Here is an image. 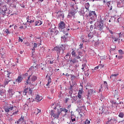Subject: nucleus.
<instances>
[{
  "instance_id": "f257e3e1",
  "label": "nucleus",
  "mask_w": 124,
  "mask_h": 124,
  "mask_svg": "<svg viewBox=\"0 0 124 124\" xmlns=\"http://www.w3.org/2000/svg\"><path fill=\"white\" fill-rule=\"evenodd\" d=\"M56 28V26L55 25H52L50 28H49L47 30V32L51 35V36H55V35H57L58 33H59V31H58Z\"/></svg>"
},
{
  "instance_id": "f03ea898",
  "label": "nucleus",
  "mask_w": 124,
  "mask_h": 124,
  "mask_svg": "<svg viewBox=\"0 0 124 124\" xmlns=\"http://www.w3.org/2000/svg\"><path fill=\"white\" fill-rule=\"evenodd\" d=\"M61 111L51 110L49 114L52 120H58L60 118V116H61Z\"/></svg>"
},
{
  "instance_id": "7ed1b4c3",
  "label": "nucleus",
  "mask_w": 124,
  "mask_h": 124,
  "mask_svg": "<svg viewBox=\"0 0 124 124\" xmlns=\"http://www.w3.org/2000/svg\"><path fill=\"white\" fill-rule=\"evenodd\" d=\"M3 109L6 113H8L10 111H12V110H17V107L13 106L11 104H7L3 107Z\"/></svg>"
},
{
  "instance_id": "20e7f679",
  "label": "nucleus",
  "mask_w": 124,
  "mask_h": 124,
  "mask_svg": "<svg viewBox=\"0 0 124 124\" xmlns=\"http://www.w3.org/2000/svg\"><path fill=\"white\" fill-rule=\"evenodd\" d=\"M67 47V45H62L61 46H56L54 48V50L55 51H57V52H58V53H61V52H62V54L64 53V50H65V48Z\"/></svg>"
},
{
  "instance_id": "39448f33",
  "label": "nucleus",
  "mask_w": 124,
  "mask_h": 124,
  "mask_svg": "<svg viewBox=\"0 0 124 124\" xmlns=\"http://www.w3.org/2000/svg\"><path fill=\"white\" fill-rule=\"evenodd\" d=\"M23 95H27V93L28 94H31L32 91L31 89L29 88L28 86H25L24 91H23Z\"/></svg>"
},
{
  "instance_id": "423d86ee",
  "label": "nucleus",
  "mask_w": 124,
  "mask_h": 124,
  "mask_svg": "<svg viewBox=\"0 0 124 124\" xmlns=\"http://www.w3.org/2000/svg\"><path fill=\"white\" fill-rule=\"evenodd\" d=\"M89 16L90 17V19L92 20V21H94L95 19H96V14L95 13V11H89Z\"/></svg>"
},
{
  "instance_id": "0eeeda50",
  "label": "nucleus",
  "mask_w": 124,
  "mask_h": 124,
  "mask_svg": "<svg viewBox=\"0 0 124 124\" xmlns=\"http://www.w3.org/2000/svg\"><path fill=\"white\" fill-rule=\"evenodd\" d=\"M27 21L28 23H30V24H32L34 22V20H35V17L33 16H28L27 17Z\"/></svg>"
},
{
  "instance_id": "6e6552de",
  "label": "nucleus",
  "mask_w": 124,
  "mask_h": 124,
  "mask_svg": "<svg viewBox=\"0 0 124 124\" xmlns=\"http://www.w3.org/2000/svg\"><path fill=\"white\" fill-rule=\"evenodd\" d=\"M76 13H77V12H75L71 10L70 12L68 13L67 17L69 18L70 19L71 18H72V17H74V18H75V14H76Z\"/></svg>"
},
{
  "instance_id": "1a4fd4ad",
  "label": "nucleus",
  "mask_w": 124,
  "mask_h": 124,
  "mask_svg": "<svg viewBox=\"0 0 124 124\" xmlns=\"http://www.w3.org/2000/svg\"><path fill=\"white\" fill-rule=\"evenodd\" d=\"M71 2V6H72V11H75V12H77L78 11V6H77L76 3H74V2Z\"/></svg>"
},
{
  "instance_id": "9d476101",
  "label": "nucleus",
  "mask_w": 124,
  "mask_h": 124,
  "mask_svg": "<svg viewBox=\"0 0 124 124\" xmlns=\"http://www.w3.org/2000/svg\"><path fill=\"white\" fill-rule=\"evenodd\" d=\"M83 90V86H81V88L78 91V97L79 99H82V94H83V93H84V91Z\"/></svg>"
},
{
  "instance_id": "9b49d317",
  "label": "nucleus",
  "mask_w": 124,
  "mask_h": 124,
  "mask_svg": "<svg viewBox=\"0 0 124 124\" xmlns=\"http://www.w3.org/2000/svg\"><path fill=\"white\" fill-rule=\"evenodd\" d=\"M13 2H14V0H7V3L12 6V7H14V8H16V5H13Z\"/></svg>"
},
{
  "instance_id": "f8f14e48",
  "label": "nucleus",
  "mask_w": 124,
  "mask_h": 124,
  "mask_svg": "<svg viewBox=\"0 0 124 124\" xmlns=\"http://www.w3.org/2000/svg\"><path fill=\"white\" fill-rule=\"evenodd\" d=\"M97 28L99 29V31H102V30H103V21L98 22Z\"/></svg>"
},
{
  "instance_id": "ddd939ff",
  "label": "nucleus",
  "mask_w": 124,
  "mask_h": 124,
  "mask_svg": "<svg viewBox=\"0 0 124 124\" xmlns=\"http://www.w3.org/2000/svg\"><path fill=\"white\" fill-rule=\"evenodd\" d=\"M59 28L60 30H63L65 28V24L64 22L61 21L59 24Z\"/></svg>"
},
{
  "instance_id": "4468645a",
  "label": "nucleus",
  "mask_w": 124,
  "mask_h": 124,
  "mask_svg": "<svg viewBox=\"0 0 124 124\" xmlns=\"http://www.w3.org/2000/svg\"><path fill=\"white\" fill-rule=\"evenodd\" d=\"M31 76L30 77V80L31 82H35V81H36V80H37V77L36 76Z\"/></svg>"
},
{
  "instance_id": "2eb2a0df",
  "label": "nucleus",
  "mask_w": 124,
  "mask_h": 124,
  "mask_svg": "<svg viewBox=\"0 0 124 124\" xmlns=\"http://www.w3.org/2000/svg\"><path fill=\"white\" fill-rule=\"evenodd\" d=\"M43 98L41 96H39V95H36L35 97V100L37 102H39V101H41Z\"/></svg>"
},
{
  "instance_id": "dca6fc26",
  "label": "nucleus",
  "mask_w": 124,
  "mask_h": 124,
  "mask_svg": "<svg viewBox=\"0 0 124 124\" xmlns=\"http://www.w3.org/2000/svg\"><path fill=\"white\" fill-rule=\"evenodd\" d=\"M42 24H43V21L40 20H38L35 21V26H41Z\"/></svg>"
},
{
  "instance_id": "f3484780",
  "label": "nucleus",
  "mask_w": 124,
  "mask_h": 124,
  "mask_svg": "<svg viewBox=\"0 0 124 124\" xmlns=\"http://www.w3.org/2000/svg\"><path fill=\"white\" fill-rule=\"evenodd\" d=\"M31 98H29L27 100V103L25 104V105H27L28 107H31L32 106V104H31Z\"/></svg>"
},
{
  "instance_id": "a211bd4d",
  "label": "nucleus",
  "mask_w": 124,
  "mask_h": 124,
  "mask_svg": "<svg viewBox=\"0 0 124 124\" xmlns=\"http://www.w3.org/2000/svg\"><path fill=\"white\" fill-rule=\"evenodd\" d=\"M36 48H37V44L34 43L33 44V47L31 48L32 50V54H33V53H34L35 52V49H36Z\"/></svg>"
},
{
  "instance_id": "6ab92c4d",
  "label": "nucleus",
  "mask_w": 124,
  "mask_h": 124,
  "mask_svg": "<svg viewBox=\"0 0 124 124\" xmlns=\"http://www.w3.org/2000/svg\"><path fill=\"white\" fill-rule=\"evenodd\" d=\"M57 14V16H58V17H62V18H64V15H63V13L62 12H56Z\"/></svg>"
},
{
  "instance_id": "aec40b11",
  "label": "nucleus",
  "mask_w": 124,
  "mask_h": 124,
  "mask_svg": "<svg viewBox=\"0 0 124 124\" xmlns=\"http://www.w3.org/2000/svg\"><path fill=\"white\" fill-rule=\"evenodd\" d=\"M61 114H62V112L64 113V115H62L63 117H64V116H65V115H66V113L68 112V110L65 108L61 109Z\"/></svg>"
},
{
  "instance_id": "412c9836",
  "label": "nucleus",
  "mask_w": 124,
  "mask_h": 124,
  "mask_svg": "<svg viewBox=\"0 0 124 124\" xmlns=\"http://www.w3.org/2000/svg\"><path fill=\"white\" fill-rule=\"evenodd\" d=\"M22 80L23 78H22V75H20L17 78L16 80V82H17V83H21Z\"/></svg>"
},
{
  "instance_id": "4be33fe9",
  "label": "nucleus",
  "mask_w": 124,
  "mask_h": 124,
  "mask_svg": "<svg viewBox=\"0 0 124 124\" xmlns=\"http://www.w3.org/2000/svg\"><path fill=\"white\" fill-rule=\"evenodd\" d=\"M10 81H11V78H6L4 81V85L6 86V85H8V83H9V82H10Z\"/></svg>"
},
{
  "instance_id": "5701e85b",
  "label": "nucleus",
  "mask_w": 124,
  "mask_h": 124,
  "mask_svg": "<svg viewBox=\"0 0 124 124\" xmlns=\"http://www.w3.org/2000/svg\"><path fill=\"white\" fill-rule=\"evenodd\" d=\"M6 11H7V8H6V6L3 7V8H2V15H5Z\"/></svg>"
},
{
  "instance_id": "b1692460",
  "label": "nucleus",
  "mask_w": 124,
  "mask_h": 124,
  "mask_svg": "<svg viewBox=\"0 0 124 124\" xmlns=\"http://www.w3.org/2000/svg\"><path fill=\"white\" fill-rule=\"evenodd\" d=\"M78 61H77V58H75L73 60H70V63L71 64H72L73 63H75L76 62H78Z\"/></svg>"
},
{
  "instance_id": "393cba45",
  "label": "nucleus",
  "mask_w": 124,
  "mask_h": 124,
  "mask_svg": "<svg viewBox=\"0 0 124 124\" xmlns=\"http://www.w3.org/2000/svg\"><path fill=\"white\" fill-rule=\"evenodd\" d=\"M107 5L109 8V10H112V5H111V1L107 2Z\"/></svg>"
},
{
  "instance_id": "a878e982",
  "label": "nucleus",
  "mask_w": 124,
  "mask_h": 124,
  "mask_svg": "<svg viewBox=\"0 0 124 124\" xmlns=\"http://www.w3.org/2000/svg\"><path fill=\"white\" fill-rule=\"evenodd\" d=\"M118 75H119V74L112 75L110 77V79H111L112 80H114V79H116V78L117 77V76H118Z\"/></svg>"
},
{
  "instance_id": "bb28decb",
  "label": "nucleus",
  "mask_w": 124,
  "mask_h": 124,
  "mask_svg": "<svg viewBox=\"0 0 124 124\" xmlns=\"http://www.w3.org/2000/svg\"><path fill=\"white\" fill-rule=\"evenodd\" d=\"M93 93V89H90L88 91V96H90V95H92Z\"/></svg>"
},
{
  "instance_id": "cd10ccee",
  "label": "nucleus",
  "mask_w": 124,
  "mask_h": 124,
  "mask_svg": "<svg viewBox=\"0 0 124 124\" xmlns=\"http://www.w3.org/2000/svg\"><path fill=\"white\" fill-rule=\"evenodd\" d=\"M7 79H11V77L10 76V75H11V74H12V73L11 72H8L7 71Z\"/></svg>"
},
{
  "instance_id": "c85d7f7f",
  "label": "nucleus",
  "mask_w": 124,
  "mask_h": 124,
  "mask_svg": "<svg viewBox=\"0 0 124 124\" xmlns=\"http://www.w3.org/2000/svg\"><path fill=\"white\" fill-rule=\"evenodd\" d=\"M8 93L11 96V95H13V94H14L15 93V92H14L13 90H10L9 89L8 91Z\"/></svg>"
},
{
  "instance_id": "c756f323",
  "label": "nucleus",
  "mask_w": 124,
  "mask_h": 124,
  "mask_svg": "<svg viewBox=\"0 0 124 124\" xmlns=\"http://www.w3.org/2000/svg\"><path fill=\"white\" fill-rule=\"evenodd\" d=\"M30 78L31 76H29L28 78V80H27L25 82V85H31V81H30Z\"/></svg>"
},
{
  "instance_id": "7c9ffc66",
  "label": "nucleus",
  "mask_w": 124,
  "mask_h": 124,
  "mask_svg": "<svg viewBox=\"0 0 124 124\" xmlns=\"http://www.w3.org/2000/svg\"><path fill=\"white\" fill-rule=\"evenodd\" d=\"M85 7L87 10L86 11H89V8H90V4L89 3H85Z\"/></svg>"
},
{
  "instance_id": "2f4dec72",
  "label": "nucleus",
  "mask_w": 124,
  "mask_h": 124,
  "mask_svg": "<svg viewBox=\"0 0 124 124\" xmlns=\"http://www.w3.org/2000/svg\"><path fill=\"white\" fill-rule=\"evenodd\" d=\"M4 32L6 33L7 35H8L9 34H10L11 33V32H10V31H9L8 29L5 30Z\"/></svg>"
},
{
  "instance_id": "473e14b6",
  "label": "nucleus",
  "mask_w": 124,
  "mask_h": 124,
  "mask_svg": "<svg viewBox=\"0 0 124 124\" xmlns=\"http://www.w3.org/2000/svg\"><path fill=\"white\" fill-rule=\"evenodd\" d=\"M92 37H93V33L90 32V33L88 34V38H89L90 39H91Z\"/></svg>"
},
{
  "instance_id": "72a5a7b5",
  "label": "nucleus",
  "mask_w": 124,
  "mask_h": 124,
  "mask_svg": "<svg viewBox=\"0 0 124 124\" xmlns=\"http://www.w3.org/2000/svg\"><path fill=\"white\" fill-rule=\"evenodd\" d=\"M69 90H70V91L69 92V93H72L73 91V86L71 85L70 87V88H69Z\"/></svg>"
},
{
  "instance_id": "f704fd0d",
  "label": "nucleus",
  "mask_w": 124,
  "mask_h": 124,
  "mask_svg": "<svg viewBox=\"0 0 124 124\" xmlns=\"http://www.w3.org/2000/svg\"><path fill=\"white\" fill-rule=\"evenodd\" d=\"M35 111H36L37 113L36 114V115L37 116V114H38L39 113H41V109H39L38 108H36L35 109Z\"/></svg>"
},
{
  "instance_id": "c9c22d12",
  "label": "nucleus",
  "mask_w": 124,
  "mask_h": 124,
  "mask_svg": "<svg viewBox=\"0 0 124 124\" xmlns=\"http://www.w3.org/2000/svg\"><path fill=\"white\" fill-rule=\"evenodd\" d=\"M118 116L120 118H124V113L120 112Z\"/></svg>"
},
{
  "instance_id": "e433bc0d",
  "label": "nucleus",
  "mask_w": 124,
  "mask_h": 124,
  "mask_svg": "<svg viewBox=\"0 0 124 124\" xmlns=\"http://www.w3.org/2000/svg\"><path fill=\"white\" fill-rule=\"evenodd\" d=\"M71 120L72 122H75V121H76V119H75V116H74V115L72 116Z\"/></svg>"
},
{
  "instance_id": "4c0bfd02",
  "label": "nucleus",
  "mask_w": 124,
  "mask_h": 124,
  "mask_svg": "<svg viewBox=\"0 0 124 124\" xmlns=\"http://www.w3.org/2000/svg\"><path fill=\"white\" fill-rule=\"evenodd\" d=\"M79 14L80 15V16H82L85 14V12H84V11H80L79 12Z\"/></svg>"
},
{
  "instance_id": "58836bf2",
  "label": "nucleus",
  "mask_w": 124,
  "mask_h": 124,
  "mask_svg": "<svg viewBox=\"0 0 124 124\" xmlns=\"http://www.w3.org/2000/svg\"><path fill=\"white\" fill-rule=\"evenodd\" d=\"M118 52L120 55H124V51L122 49L119 50Z\"/></svg>"
},
{
  "instance_id": "ea45409f",
  "label": "nucleus",
  "mask_w": 124,
  "mask_h": 124,
  "mask_svg": "<svg viewBox=\"0 0 124 124\" xmlns=\"http://www.w3.org/2000/svg\"><path fill=\"white\" fill-rule=\"evenodd\" d=\"M85 66H86V63H84L82 65L81 69L83 70V71H85Z\"/></svg>"
},
{
  "instance_id": "a19ab883",
  "label": "nucleus",
  "mask_w": 124,
  "mask_h": 124,
  "mask_svg": "<svg viewBox=\"0 0 124 124\" xmlns=\"http://www.w3.org/2000/svg\"><path fill=\"white\" fill-rule=\"evenodd\" d=\"M94 46H98V45H99V41L98 40L97 41H96L94 43Z\"/></svg>"
},
{
  "instance_id": "79ce46f5",
  "label": "nucleus",
  "mask_w": 124,
  "mask_h": 124,
  "mask_svg": "<svg viewBox=\"0 0 124 124\" xmlns=\"http://www.w3.org/2000/svg\"><path fill=\"white\" fill-rule=\"evenodd\" d=\"M25 118H24V116H22L19 119V121L23 123V122L24 121Z\"/></svg>"
},
{
  "instance_id": "37998d69",
  "label": "nucleus",
  "mask_w": 124,
  "mask_h": 124,
  "mask_svg": "<svg viewBox=\"0 0 124 124\" xmlns=\"http://www.w3.org/2000/svg\"><path fill=\"white\" fill-rule=\"evenodd\" d=\"M72 56H74V57H75L76 56V51H75V50H73L72 53Z\"/></svg>"
},
{
  "instance_id": "c03bdc74",
  "label": "nucleus",
  "mask_w": 124,
  "mask_h": 124,
  "mask_svg": "<svg viewBox=\"0 0 124 124\" xmlns=\"http://www.w3.org/2000/svg\"><path fill=\"white\" fill-rule=\"evenodd\" d=\"M16 111L14 112L13 113V115H17V114H18V112H19V110H18V109L16 108V109L15 110Z\"/></svg>"
},
{
  "instance_id": "a18cd8bd",
  "label": "nucleus",
  "mask_w": 124,
  "mask_h": 124,
  "mask_svg": "<svg viewBox=\"0 0 124 124\" xmlns=\"http://www.w3.org/2000/svg\"><path fill=\"white\" fill-rule=\"evenodd\" d=\"M90 123L91 122H90V121L87 119L85 121L84 124H90Z\"/></svg>"
},
{
  "instance_id": "49530a36",
  "label": "nucleus",
  "mask_w": 124,
  "mask_h": 124,
  "mask_svg": "<svg viewBox=\"0 0 124 124\" xmlns=\"http://www.w3.org/2000/svg\"><path fill=\"white\" fill-rule=\"evenodd\" d=\"M35 67H36V66L33 67V66H31L30 67V68L29 69V71H31V70H33V69H34V68H35Z\"/></svg>"
},
{
  "instance_id": "de8ad7c7",
  "label": "nucleus",
  "mask_w": 124,
  "mask_h": 124,
  "mask_svg": "<svg viewBox=\"0 0 124 124\" xmlns=\"http://www.w3.org/2000/svg\"><path fill=\"white\" fill-rule=\"evenodd\" d=\"M48 61L49 62V63L50 64H53L54 63V60L51 61V59H50Z\"/></svg>"
},
{
  "instance_id": "09e8293b",
  "label": "nucleus",
  "mask_w": 124,
  "mask_h": 124,
  "mask_svg": "<svg viewBox=\"0 0 124 124\" xmlns=\"http://www.w3.org/2000/svg\"><path fill=\"white\" fill-rule=\"evenodd\" d=\"M68 76H70L72 79H73V78H75V76H74V75H68Z\"/></svg>"
},
{
  "instance_id": "8fccbe9b",
  "label": "nucleus",
  "mask_w": 124,
  "mask_h": 124,
  "mask_svg": "<svg viewBox=\"0 0 124 124\" xmlns=\"http://www.w3.org/2000/svg\"><path fill=\"white\" fill-rule=\"evenodd\" d=\"M18 41L19 42H23V39L21 38V37L18 38Z\"/></svg>"
},
{
  "instance_id": "3c124183",
  "label": "nucleus",
  "mask_w": 124,
  "mask_h": 124,
  "mask_svg": "<svg viewBox=\"0 0 124 124\" xmlns=\"http://www.w3.org/2000/svg\"><path fill=\"white\" fill-rule=\"evenodd\" d=\"M77 59H78V60H79L80 61H82V59H81V56H78L77 57H76Z\"/></svg>"
},
{
  "instance_id": "603ef678",
  "label": "nucleus",
  "mask_w": 124,
  "mask_h": 124,
  "mask_svg": "<svg viewBox=\"0 0 124 124\" xmlns=\"http://www.w3.org/2000/svg\"><path fill=\"white\" fill-rule=\"evenodd\" d=\"M78 0H71V2H74V3H76V2H77V1H78Z\"/></svg>"
},
{
  "instance_id": "864d4df0",
  "label": "nucleus",
  "mask_w": 124,
  "mask_h": 124,
  "mask_svg": "<svg viewBox=\"0 0 124 124\" xmlns=\"http://www.w3.org/2000/svg\"><path fill=\"white\" fill-rule=\"evenodd\" d=\"M37 2H42L44 0H35Z\"/></svg>"
},
{
  "instance_id": "5fc2aeb1",
  "label": "nucleus",
  "mask_w": 124,
  "mask_h": 124,
  "mask_svg": "<svg viewBox=\"0 0 124 124\" xmlns=\"http://www.w3.org/2000/svg\"><path fill=\"white\" fill-rule=\"evenodd\" d=\"M79 46L80 49H81V48H83V44H80Z\"/></svg>"
},
{
  "instance_id": "6e6d98bb",
  "label": "nucleus",
  "mask_w": 124,
  "mask_h": 124,
  "mask_svg": "<svg viewBox=\"0 0 124 124\" xmlns=\"http://www.w3.org/2000/svg\"><path fill=\"white\" fill-rule=\"evenodd\" d=\"M78 56H80V57H82V52H78Z\"/></svg>"
},
{
  "instance_id": "4d7b16f0",
  "label": "nucleus",
  "mask_w": 124,
  "mask_h": 124,
  "mask_svg": "<svg viewBox=\"0 0 124 124\" xmlns=\"http://www.w3.org/2000/svg\"><path fill=\"white\" fill-rule=\"evenodd\" d=\"M63 32H64V33L65 34V35H65V37H66V36H67V35H68V33H67V32L65 33L64 31H63Z\"/></svg>"
},
{
  "instance_id": "13d9d810",
  "label": "nucleus",
  "mask_w": 124,
  "mask_h": 124,
  "mask_svg": "<svg viewBox=\"0 0 124 124\" xmlns=\"http://www.w3.org/2000/svg\"><path fill=\"white\" fill-rule=\"evenodd\" d=\"M118 39H119V38H114V42H117V41H118Z\"/></svg>"
},
{
  "instance_id": "bf43d9fd",
  "label": "nucleus",
  "mask_w": 124,
  "mask_h": 124,
  "mask_svg": "<svg viewBox=\"0 0 124 124\" xmlns=\"http://www.w3.org/2000/svg\"><path fill=\"white\" fill-rule=\"evenodd\" d=\"M111 103H112V104H114V105L117 104V102H114V101H112Z\"/></svg>"
},
{
  "instance_id": "052dcab7",
  "label": "nucleus",
  "mask_w": 124,
  "mask_h": 124,
  "mask_svg": "<svg viewBox=\"0 0 124 124\" xmlns=\"http://www.w3.org/2000/svg\"><path fill=\"white\" fill-rule=\"evenodd\" d=\"M117 6L118 7H123V6H120V3H118Z\"/></svg>"
},
{
  "instance_id": "680f3d73",
  "label": "nucleus",
  "mask_w": 124,
  "mask_h": 124,
  "mask_svg": "<svg viewBox=\"0 0 124 124\" xmlns=\"http://www.w3.org/2000/svg\"><path fill=\"white\" fill-rule=\"evenodd\" d=\"M51 78L49 77L48 79V82H51Z\"/></svg>"
},
{
  "instance_id": "e2e57ef3",
  "label": "nucleus",
  "mask_w": 124,
  "mask_h": 124,
  "mask_svg": "<svg viewBox=\"0 0 124 124\" xmlns=\"http://www.w3.org/2000/svg\"><path fill=\"white\" fill-rule=\"evenodd\" d=\"M20 122H21V121H20V119H19L16 122V124H18L20 123Z\"/></svg>"
},
{
  "instance_id": "0e129e2a",
  "label": "nucleus",
  "mask_w": 124,
  "mask_h": 124,
  "mask_svg": "<svg viewBox=\"0 0 124 124\" xmlns=\"http://www.w3.org/2000/svg\"><path fill=\"white\" fill-rule=\"evenodd\" d=\"M68 100H69V98H66L65 99V102L66 103L68 101Z\"/></svg>"
},
{
  "instance_id": "69168bd1",
  "label": "nucleus",
  "mask_w": 124,
  "mask_h": 124,
  "mask_svg": "<svg viewBox=\"0 0 124 124\" xmlns=\"http://www.w3.org/2000/svg\"><path fill=\"white\" fill-rule=\"evenodd\" d=\"M25 44H27V46H30V44L29 43V42L25 43Z\"/></svg>"
},
{
  "instance_id": "338daca9",
  "label": "nucleus",
  "mask_w": 124,
  "mask_h": 124,
  "mask_svg": "<svg viewBox=\"0 0 124 124\" xmlns=\"http://www.w3.org/2000/svg\"><path fill=\"white\" fill-rule=\"evenodd\" d=\"M118 59H123V56H119L118 57Z\"/></svg>"
},
{
  "instance_id": "774afa93",
  "label": "nucleus",
  "mask_w": 124,
  "mask_h": 124,
  "mask_svg": "<svg viewBox=\"0 0 124 124\" xmlns=\"http://www.w3.org/2000/svg\"><path fill=\"white\" fill-rule=\"evenodd\" d=\"M98 68H99V67H98V66H96V67H95L94 68V70H96L98 69Z\"/></svg>"
}]
</instances>
